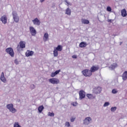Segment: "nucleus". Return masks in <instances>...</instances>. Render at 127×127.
I'll use <instances>...</instances> for the list:
<instances>
[{
	"label": "nucleus",
	"mask_w": 127,
	"mask_h": 127,
	"mask_svg": "<svg viewBox=\"0 0 127 127\" xmlns=\"http://www.w3.org/2000/svg\"><path fill=\"white\" fill-rule=\"evenodd\" d=\"M12 15L14 22L18 23L19 22V16H18L17 12L15 11H13L12 12Z\"/></svg>",
	"instance_id": "obj_1"
},
{
	"label": "nucleus",
	"mask_w": 127,
	"mask_h": 127,
	"mask_svg": "<svg viewBox=\"0 0 127 127\" xmlns=\"http://www.w3.org/2000/svg\"><path fill=\"white\" fill-rule=\"evenodd\" d=\"M6 108L9 111V112H10V113H12V114H15V113L17 112L16 109L13 107V104L11 103L7 105Z\"/></svg>",
	"instance_id": "obj_2"
},
{
	"label": "nucleus",
	"mask_w": 127,
	"mask_h": 127,
	"mask_svg": "<svg viewBox=\"0 0 127 127\" xmlns=\"http://www.w3.org/2000/svg\"><path fill=\"white\" fill-rule=\"evenodd\" d=\"M82 73L85 77H91L92 76V71H91V70L88 69L82 70Z\"/></svg>",
	"instance_id": "obj_3"
},
{
	"label": "nucleus",
	"mask_w": 127,
	"mask_h": 127,
	"mask_svg": "<svg viewBox=\"0 0 127 127\" xmlns=\"http://www.w3.org/2000/svg\"><path fill=\"white\" fill-rule=\"evenodd\" d=\"M92 123V118L90 117H87L83 120V125L84 126H89Z\"/></svg>",
	"instance_id": "obj_4"
},
{
	"label": "nucleus",
	"mask_w": 127,
	"mask_h": 127,
	"mask_svg": "<svg viewBox=\"0 0 127 127\" xmlns=\"http://www.w3.org/2000/svg\"><path fill=\"white\" fill-rule=\"evenodd\" d=\"M6 52L9 54L11 57H14V52L11 48H8L5 50Z\"/></svg>",
	"instance_id": "obj_5"
},
{
	"label": "nucleus",
	"mask_w": 127,
	"mask_h": 127,
	"mask_svg": "<svg viewBox=\"0 0 127 127\" xmlns=\"http://www.w3.org/2000/svg\"><path fill=\"white\" fill-rule=\"evenodd\" d=\"M49 82L51 84L57 85V84H59V83H60V80H59V79L56 78H50L49 80Z\"/></svg>",
	"instance_id": "obj_6"
},
{
	"label": "nucleus",
	"mask_w": 127,
	"mask_h": 127,
	"mask_svg": "<svg viewBox=\"0 0 127 127\" xmlns=\"http://www.w3.org/2000/svg\"><path fill=\"white\" fill-rule=\"evenodd\" d=\"M29 30L30 33L32 36H35V35H36V33H37V32L36 31V30H35V28H34V27H33V26H30Z\"/></svg>",
	"instance_id": "obj_7"
},
{
	"label": "nucleus",
	"mask_w": 127,
	"mask_h": 127,
	"mask_svg": "<svg viewBox=\"0 0 127 127\" xmlns=\"http://www.w3.org/2000/svg\"><path fill=\"white\" fill-rule=\"evenodd\" d=\"M79 100H83L85 99L86 95L85 94V91L81 90L79 92Z\"/></svg>",
	"instance_id": "obj_8"
},
{
	"label": "nucleus",
	"mask_w": 127,
	"mask_h": 127,
	"mask_svg": "<svg viewBox=\"0 0 127 127\" xmlns=\"http://www.w3.org/2000/svg\"><path fill=\"white\" fill-rule=\"evenodd\" d=\"M20 46L18 45L17 47V50L19 51L20 48H25V42L21 41L19 43Z\"/></svg>",
	"instance_id": "obj_9"
},
{
	"label": "nucleus",
	"mask_w": 127,
	"mask_h": 127,
	"mask_svg": "<svg viewBox=\"0 0 127 127\" xmlns=\"http://www.w3.org/2000/svg\"><path fill=\"white\" fill-rule=\"evenodd\" d=\"M32 22L33 23L34 25H37L38 26H39V25H40L41 23L40 20L37 18H36L34 20H33Z\"/></svg>",
	"instance_id": "obj_10"
},
{
	"label": "nucleus",
	"mask_w": 127,
	"mask_h": 127,
	"mask_svg": "<svg viewBox=\"0 0 127 127\" xmlns=\"http://www.w3.org/2000/svg\"><path fill=\"white\" fill-rule=\"evenodd\" d=\"M0 20L3 24H6L7 23V17L6 15H3L1 17Z\"/></svg>",
	"instance_id": "obj_11"
},
{
	"label": "nucleus",
	"mask_w": 127,
	"mask_h": 127,
	"mask_svg": "<svg viewBox=\"0 0 127 127\" xmlns=\"http://www.w3.org/2000/svg\"><path fill=\"white\" fill-rule=\"evenodd\" d=\"M99 65L95 66L93 65L92 66L91 68H90V71L91 73H94V72H96V71H98L99 69Z\"/></svg>",
	"instance_id": "obj_12"
},
{
	"label": "nucleus",
	"mask_w": 127,
	"mask_h": 127,
	"mask_svg": "<svg viewBox=\"0 0 127 127\" xmlns=\"http://www.w3.org/2000/svg\"><path fill=\"white\" fill-rule=\"evenodd\" d=\"M34 54V52L30 50H27L25 53L26 57H30V56H33Z\"/></svg>",
	"instance_id": "obj_13"
},
{
	"label": "nucleus",
	"mask_w": 127,
	"mask_h": 127,
	"mask_svg": "<svg viewBox=\"0 0 127 127\" xmlns=\"http://www.w3.org/2000/svg\"><path fill=\"white\" fill-rule=\"evenodd\" d=\"M48 40H49V34L48 33L46 32L44 34L43 41L46 42V41H48Z\"/></svg>",
	"instance_id": "obj_14"
},
{
	"label": "nucleus",
	"mask_w": 127,
	"mask_h": 127,
	"mask_svg": "<svg viewBox=\"0 0 127 127\" xmlns=\"http://www.w3.org/2000/svg\"><path fill=\"white\" fill-rule=\"evenodd\" d=\"M102 91V88L98 87H95L93 89V92L95 94H100Z\"/></svg>",
	"instance_id": "obj_15"
},
{
	"label": "nucleus",
	"mask_w": 127,
	"mask_h": 127,
	"mask_svg": "<svg viewBox=\"0 0 127 127\" xmlns=\"http://www.w3.org/2000/svg\"><path fill=\"white\" fill-rule=\"evenodd\" d=\"M0 79L3 83H6V79H5V77H4V73L3 72H1V75L0 76Z\"/></svg>",
	"instance_id": "obj_16"
},
{
	"label": "nucleus",
	"mask_w": 127,
	"mask_h": 127,
	"mask_svg": "<svg viewBox=\"0 0 127 127\" xmlns=\"http://www.w3.org/2000/svg\"><path fill=\"white\" fill-rule=\"evenodd\" d=\"M117 67H118V64L117 63H114L109 66V69L111 70H114V69H116Z\"/></svg>",
	"instance_id": "obj_17"
},
{
	"label": "nucleus",
	"mask_w": 127,
	"mask_h": 127,
	"mask_svg": "<svg viewBox=\"0 0 127 127\" xmlns=\"http://www.w3.org/2000/svg\"><path fill=\"white\" fill-rule=\"evenodd\" d=\"M122 79L123 81H126L127 79V71H125L122 74Z\"/></svg>",
	"instance_id": "obj_18"
},
{
	"label": "nucleus",
	"mask_w": 127,
	"mask_h": 127,
	"mask_svg": "<svg viewBox=\"0 0 127 127\" xmlns=\"http://www.w3.org/2000/svg\"><path fill=\"white\" fill-rule=\"evenodd\" d=\"M121 14L123 17H126L127 15V10L126 9H123V10H121Z\"/></svg>",
	"instance_id": "obj_19"
},
{
	"label": "nucleus",
	"mask_w": 127,
	"mask_h": 127,
	"mask_svg": "<svg viewBox=\"0 0 127 127\" xmlns=\"http://www.w3.org/2000/svg\"><path fill=\"white\" fill-rule=\"evenodd\" d=\"M63 49V48L61 45H58L57 47L54 48V50H56V51H60V52L62 51Z\"/></svg>",
	"instance_id": "obj_20"
},
{
	"label": "nucleus",
	"mask_w": 127,
	"mask_h": 127,
	"mask_svg": "<svg viewBox=\"0 0 127 127\" xmlns=\"http://www.w3.org/2000/svg\"><path fill=\"white\" fill-rule=\"evenodd\" d=\"M88 45V44L85 42H82L80 43L79 44V47H81V48H83L84 47H86Z\"/></svg>",
	"instance_id": "obj_21"
},
{
	"label": "nucleus",
	"mask_w": 127,
	"mask_h": 127,
	"mask_svg": "<svg viewBox=\"0 0 127 127\" xmlns=\"http://www.w3.org/2000/svg\"><path fill=\"white\" fill-rule=\"evenodd\" d=\"M43 110H44V106H43V105L40 106L38 108V112L40 114L42 113V111H43Z\"/></svg>",
	"instance_id": "obj_22"
},
{
	"label": "nucleus",
	"mask_w": 127,
	"mask_h": 127,
	"mask_svg": "<svg viewBox=\"0 0 127 127\" xmlns=\"http://www.w3.org/2000/svg\"><path fill=\"white\" fill-rule=\"evenodd\" d=\"M81 22L83 24H89V23H90V21H89V20L85 19H82Z\"/></svg>",
	"instance_id": "obj_23"
},
{
	"label": "nucleus",
	"mask_w": 127,
	"mask_h": 127,
	"mask_svg": "<svg viewBox=\"0 0 127 127\" xmlns=\"http://www.w3.org/2000/svg\"><path fill=\"white\" fill-rule=\"evenodd\" d=\"M65 14H67V15H71V9L69 8H67L65 10Z\"/></svg>",
	"instance_id": "obj_24"
},
{
	"label": "nucleus",
	"mask_w": 127,
	"mask_h": 127,
	"mask_svg": "<svg viewBox=\"0 0 127 127\" xmlns=\"http://www.w3.org/2000/svg\"><path fill=\"white\" fill-rule=\"evenodd\" d=\"M86 97H87L88 99H95V98H96V96H93L92 94H87L86 95Z\"/></svg>",
	"instance_id": "obj_25"
},
{
	"label": "nucleus",
	"mask_w": 127,
	"mask_h": 127,
	"mask_svg": "<svg viewBox=\"0 0 127 127\" xmlns=\"http://www.w3.org/2000/svg\"><path fill=\"white\" fill-rule=\"evenodd\" d=\"M13 127H21L18 122H15L13 125Z\"/></svg>",
	"instance_id": "obj_26"
},
{
	"label": "nucleus",
	"mask_w": 127,
	"mask_h": 127,
	"mask_svg": "<svg viewBox=\"0 0 127 127\" xmlns=\"http://www.w3.org/2000/svg\"><path fill=\"white\" fill-rule=\"evenodd\" d=\"M53 54L54 57H57V56H58V51L54 49Z\"/></svg>",
	"instance_id": "obj_27"
},
{
	"label": "nucleus",
	"mask_w": 127,
	"mask_h": 127,
	"mask_svg": "<svg viewBox=\"0 0 127 127\" xmlns=\"http://www.w3.org/2000/svg\"><path fill=\"white\" fill-rule=\"evenodd\" d=\"M117 110V107H113L111 108V112H115Z\"/></svg>",
	"instance_id": "obj_28"
},
{
	"label": "nucleus",
	"mask_w": 127,
	"mask_h": 127,
	"mask_svg": "<svg viewBox=\"0 0 127 127\" xmlns=\"http://www.w3.org/2000/svg\"><path fill=\"white\" fill-rule=\"evenodd\" d=\"M112 94H117L118 90L116 89H113L112 91Z\"/></svg>",
	"instance_id": "obj_29"
},
{
	"label": "nucleus",
	"mask_w": 127,
	"mask_h": 127,
	"mask_svg": "<svg viewBox=\"0 0 127 127\" xmlns=\"http://www.w3.org/2000/svg\"><path fill=\"white\" fill-rule=\"evenodd\" d=\"M48 116L49 117H54V113H51V112H49L48 114Z\"/></svg>",
	"instance_id": "obj_30"
},
{
	"label": "nucleus",
	"mask_w": 127,
	"mask_h": 127,
	"mask_svg": "<svg viewBox=\"0 0 127 127\" xmlns=\"http://www.w3.org/2000/svg\"><path fill=\"white\" fill-rule=\"evenodd\" d=\"M108 106H110V102H106L104 103L103 107H108Z\"/></svg>",
	"instance_id": "obj_31"
},
{
	"label": "nucleus",
	"mask_w": 127,
	"mask_h": 127,
	"mask_svg": "<svg viewBox=\"0 0 127 127\" xmlns=\"http://www.w3.org/2000/svg\"><path fill=\"white\" fill-rule=\"evenodd\" d=\"M75 120H76V117H71L70 118L71 123H73V122H75Z\"/></svg>",
	"instance_id": "obj_32"
},
{
	"label": "nucleus",
	"mask_w": 127,
	"mask_h": 127,
	"mask_svg": "<svg viewBox=\"0 0 127 127\" xmlns=\"http://www.w3.org/2000/svg\"><path fill=\"white\" fill-rule=\"evenodd\" d=\"M107 11L111 12V11H112V8L110 6H107Z\"/></svg>",
	"instance_id": "obj_33"
},
{
	"label": "nucleus",
	"mask_w": 127,
	"mask_h": 127,
	"mask_svg": "<svg viewBox=\"0 0 127 127\" xmlns=\"http://www.w3.org/2000/svg\"><path fill=\"white\" fill-rule=\"evenodd\" d=\"M71 105L73 106V107H76V106L78 105V103L76 102H72L71 103Z\"/></svg>",
	"instance_id": "obj_34"
},
{
	"label": "nucleus",
	"mask_w": 127,
	"mask_h": 127,
	"mask_svg": "<svg viewBox=\"0 0 127 127\" xmlns=\"http://www.w3.org/2000/svg\"><path fill=\"white\" fill-rule=\"evenodd\" d=\"M65 127H70V123H69V122H65Z\"/></svg>",
	"instance_id": "obj_35"
},
{
	"label": "nucleus",
	"mask_w": 127,
	"mask_h": 127,
	"mask_svg": "<svg viewBox=\"0 0 127 127\" xmlns=\"http://www.w3.org/2000/svg\"><path fill=\"white\" fill-rule=\"evenodd\" d=\"M14 63H15V64H16V65H18L19 64V62L17 61V59H15L14 61Z\"/></svg>",
	"instance_id": "obj_36"
},
{
	"label": "nucleus",
	"mask_w": 127,
	"mask_h": 127,
	"mask_svg": "<svg viewBox=\"0 0 127 127\" xmlns=\"http://www.w3.org/2000/svg\"><path fill=\"white\" fill-rule=\"evenodd\" d=\"M61 71V70L59 69L58 70H56L55 73L56 75H57L58 74H59V73H60V72Z\"/></svg>",
	"instance_id": "obj_37"
},
{
	"label": "nucleus",
	"mask_w": 127,
	"mask_h": 127,
	"mask_svg": "<svg viewBox=\"0 0 127 127\" xmlns=\"http://www.w3.org/2000/svg\"><path fill=\"white\" fill-rule=\"evenodd\" d=\"M56 75V74H55V72H52L51 76V77H55Z\"/></svg>",
	"instance_id": "obj_38"
},
{
	"label": "nucleus",
	"mask_w": 127,
	"mask_h": 127,
	"mask_svg": "<svg viewBox=\"0 0 127 127\" xmlns=\"http://www.w3.org/2000/svg\"><path fill=\"white\" fill-rule=\"evenodd\" d=\"M30 88H31V89H33L35 88V86H34V85L32 84V85H30Z\"/></svg>",
	"instance_id": "obj_39"
},
{
	"label": "nucleus",
	"mask_w": 127,
	"mask_h": 127,
	"mask_svg": "<svg viewBox=\"0 0 127 127\" xmlns=\"http://www.w3.org/2000/svg\"><path fill=\"white\" fill-rule=\"evenodd\" d=\"M64 2H66V3H67V5L70 4V2H68V1H67V0H65Z\"/></svg>",
	"instance_id": "obj_40"
},
{
	"label": "nucleus",
	"mask_w": 127,
	"mask_h": 127,
	"mask_svg": "<svg viewBox=\"0 0 127 127\" xmlns=\"http://www.w3.org/2000/svg\"><path fill=\"white\" fill-rule=\"evenodd\" d=\"M72 57L74 59H76V58H77V56L73 55L72 56Z\"/></svg>",
	"instance_id": "obj_41"
},
{
	"label": "nucleus",
	"mask_w": 127,
	"mask_h": 127,
	"mask_svg": "<svg viewBox=\"0 0 127 127\" xmlns=\"http://www.w3.org/2000/svg\"><path fill=\"white\" fill-rule=\"evenodd\" d=\"M45 0H40V2H43Z\"/></svg>",
	"instance_id": "obj_42"
},
{
	"label": "nucleus",
	"mask_w": 127,
	"mask_h": 127,
	"mask_svg": "<svg viewBox=\"0 0 127 127\" xmlns=\"http://www.w3.org/2000/svg\"><path fill=\"white\" fill-rule=\"evenodd\" d=\"M108 22H112V19H108Z\"/></svg>",
	"instance_id": "obj_43"
}]
</instances>
